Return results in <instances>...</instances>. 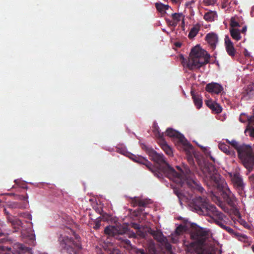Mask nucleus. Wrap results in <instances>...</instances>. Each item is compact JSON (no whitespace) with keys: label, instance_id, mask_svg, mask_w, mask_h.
<instances>
[{"label":"nucleus","instance_id":"nucleus-1","mask_svg":"<svg viewBox=\"0 0 254 254\" xmlns=\"http://www.w3.org/2000/svg\"><path fill=\"white\" fill-rule=\"evenodd\" d=\"M146 152L150 159L157 165V166H153L155 172H152L154 176L159 179H162L165 176L179 186L184 188L187 187L192 191L203 193L204 190L197 181L189 179H185L181 173L177 172L166 162L162 154L158 153L153 149L148 147L146 149Z\"/></svg>","mask_w":254,"mask_h":254},{"label":"nucleus","instance_id":"nucleus-2","mask_svg":"<svg viewBox=\"0 0 254 254\" xmlns=\"http://www.w3.org/2000/svg\"><path fill=\"white\" fill-rule=\"evenodd\" d=\"M204 176L205 181H209L216 188L221 192V195L227 204L233 208H235L236 198L228 187L224 179L218 173L214 165L206 160L197 162Z\"/></svg>","mask_w":254,"mask_h":254},{"label":"nucleus","instance_id":"nucleus-3","mask_svg":"<svg viewBox=\"0 0 254 254\" xmlns=\"http://www.w3.org/2000/svg\"><path fill=\"white\" fill-rule=\"evenodd\" d=\"M190 237L195 241L186 246L187 254H213L211 253L206 254L203 248L206 240L209 237L208 231L199 227H196L191 232Z\"/></svg>","mask_w":254,"mask_h":254},{"label":"nucleus","instance_id":"nucleus-4","mask_svg":"<svg viewBox=\"0 0 254 254\" xmlns=\"http://www.w3.org/2000/svg\"><path fill=\"white\" fill-rule=\"evenodd\" d=\"M190 58L187 60L183 55L180 56L182 64L190 70L199 68L209 62L210 56L208 53L199 46L193 47L190 54Z\"/></svg>","mask_w":254,"mask_h":254},{"label":"nucleus","instance_id":"nucleus-5","mask_svg":"<svg viewBox=\"0 0 254 254\" xmlns=\"http://www.w3.org/2000/svg\"><path fill=\"white\" fill-rule=\"evenodd\" d=\"M226 143L230 144L237 152L238 158L241 162L250 171L254 165V153L252 147L249 144L241 143L235 139H226Z\"/></svg>","mask_w":254,"mask_h":254},{"label":"nucleus","instance_id":"nucleus-6","mask_svg":"<svg viewBox=\"0 0 254 254\" xmlns=\"http://www.w3.org/2000/svg\"><path fill=\"white\" fill-rule=\"evenodd\" d=\"M191 204L199 214L207 216L215 215L219 218L222 217V214L218 212L217 208L210 204L208 199L205 196H195L192 199Z\"/></svg>","mask_w":254,"mask_h":254},{"label":"nucleus","instance_id":"nucleus-7","mask_svg":"<svg viewBox=\"0 0 254 254\" xmlns=\"http://www.w3.org/2000/svg\"><path fill=\"white\" fill-rule=\"evenodd\" d=\"M74 236L76 241L67 236H61L60 238L61 246L66 249L67 252L69 254H77L82 248L80 237L74 233Z\"/></svg>","mask_w":254,"mask_h":254},{"label":"nucleus","instance_id":"nucleus-8","mask_svg":"<svg viewBox=\"0 0 254 254\" xmlns=\"http://www.w3.org/2000/svg\"><path fill=\"white\" fill-rule=\"evenodd\" d=\"M127 229L126 227L121 225H117L116 226L109 225L107 226L104 230V233L109 237H116V239L120 240L123 243L127 246H131L130 241L125 239L123 235L127 231Z\"/></svg>","mask_w":254,"mask_h":254},{"label":"nucleus","instance_id":"nucleus-9","mask_svg":"<svg viewBox=\"0 0 254 254\" xmlns=\"http://www.w3.org/2000/svg\"><path fill=\"white\" fill-rule=\"evenodd\" d=\"M166 135L170 137L178 138L180 142L184 145V150L186 153L189 155L188 161L190 164H193L194 161L191 155L193 151V146L190 143L187 142L184 136L179 131L173 129L168 128L166 131Z\"/></svg>","mask_w":254,"mask_h":254},{"label":"nucleus","instance_id":"nucleus-10","mask_svg":"<svg viewBox=\"0 0 254 254\" xmlns=\"http://www.w3.org/2000/svg\"><path fill=\"white\" fill-rule=\"evenodd\" d=\"M229 176L231 178L234 188L236 190L238 193L241 196H244L245 194L244 189L245 184L243 181L242 176L237 171L229 173Z\"/></svg>","mask_w":254,"mask_h":254},{"label":"nucleus","instance_id":"nucleus-11","mask_svg":"<svg viewBox=\"0 0 254 254\" xmlns=\"http://www.w3.org/2000/svg\"><path fill=\"white\" fill-rule=\"evenodd\" d=\"M225 46L227 54L231 57H234L236 54V50L234 47L233 43L228 36L225 38Z\"/></svg>","mask_w":254,"mask_h":254},{"label":"nucleus","instance_id":"nucleus-12","mask_svg":"<svg viewBox=\"0 0 254 254\" xmlns=\"http://www.w3.org/2000/svg\"><path fill=\"white\" fill-rule=\"evenodd\" d=\"M205 90L209 93L218 94L223 90V87L219 83L212 82L206 85Z\"/></svg>","mask_w":254,"mask_h":254},{"label":"nucleus","instance_id":"nucleus-13","mask_svg":"<svg viewBox=\"0 0 254 254\" xmlns=\"http://www.w3.org/2000/svg\"><path fill=\"white\" fill-rule=\"evenodd\" d=\"M205 39L210 45L211 49L213 50H214L218 42L217 35L214 33H209L206 35Z\"/></svg>","mask_w":254,"mask_h":254},{"label":"nucleus","instance_id":"nucleus-14","mask_svg":"<svg viewBox=\"0 0 254 254\" xmlns=\"http://www.w3.org/2000/svg\"><path fill=\"white\" fill-rule=\"evenodd\" d=\"M230 144H226L225 143H220L218 145L219 148L226 154L231 157H235L236 155V152L231 149L230 147Z\"/></svg>","mask_w":254,"mask_h":254},{"label":"nucleus","instance_id":"nucleus-15","mask_svg":"<svg viewBox=\"0 0 254 254\" xmlns=\"http://www.w3.org/2000/svg\"><path fill=\"white\" fill-rule=\"evenodd\" d=\"M205 104L212 110V112L215 114H219L222 112V108L221 106L212 100H207L205 102Z\"/></svg>","mask_w":254,"mask_h":254},{"label":"nucleus","instance_id":"nucleus-16","mask_svg":"<svg viewBox=\"0 0 254 254\" xmlns=\"http://www.w3.org/2000/svg\"><path fill=\"white\" fill-rule=\"evenodd\" d=\"M131 203L134 207L138 206L139 207H145L149 203V200L139 197H134L131 200Z\"/></svg>","mask_w":254,"mask_h":254},{"label":"nucleus","instance_id":"nucleus-17","mask_svg":"<svg viewBox=\"0 0 254 254\" xmlns=\"http://www.w3.org/2000/svg\"><path fill=\"white\" fill-rule=\"evenodd\" d=\"M191 95L193 99L194 104L197 109H200L202 105V97L198 94H195L193 91H191Z\"/></svg>","mask_w":254,"mask_h":254},{"label":"nucleus","instance_id":"nucleus-18","mask_svg":"<svg viewBox=\"0 0 254 254\" xmlns=\"http://www.w3.org/2000/svg\"><path fill=\"white\" fill-rule=\"evenodd\" d=\"M158 143L161 148L164 151V152L169 156H171L173 154L171 148L167 144L166 141L164 138L160 139L158 141Z\"/></svg>","mask_w":254,"mask_h":254},{"label":"nucleus","instance_id":"nucleus-19","mask_svg":"<svg viewBox=\"0 0 254 254\" xmlns=\"http://www.w3.org/2000/svg\"><path fill=\"white\" fill-rule=\"evenodd\" d=\"M10 222L15 232L21 231L23 229V223L20 219L14 218Z\"/></svg>","mask_w":254,"mask_h":254},{"label":"nucleus","instance_id":"nucleus-20","mask_svg":"<svg viewBox=\"0 0 254 254\" xmlns=\"http://www.w3.org/2000/svg\"><path fill=\"white\" fill-rule=\"evenodd\" d=\"M136 161L140 164L145 165L151 172H155L152 164L144 158H138Z\"/></svg>","mask_w":254,"mask_h":254},{"label":"nucleus","instance_id":"nucleus-21","mask_svg":"<svg viewBox=\"0 0 254 254\" xmlns=\"http://www.w3.org/2000/svg\"><path fill=\"white\" fill-rule=\"evenodd\" d=\"M218 212L222 214L221 218H219L218 216H216L215 215H211L210 216L213 219L215 220V223L219 226L221 228L224 229L226 225L224 224V222L223 221L224 218L225 217V216L221 212L218 210Z\"/></svg>","mask_w":254,"mask_h":254},{"label":"nucleus","instance_id":"nucleus-22","mask_svg":"<svg viewBox=\"0 0 254 254\" xmlns=\"http://www.w3.org/2000/svg\"><path fill=\"white\" fill-rule=\"evenodd\" d=\"M217 13L215 11H209L205 13L204 15V19L208 22H212L217 17Z\"/></svg>","mask_w":254,"mask_h":254},{"label":"nucleus","instance_id":"nucleus-23","mask_svg":"<svg viewBox=\"0 0 254 254\" xmlns=\"http://www.w3.org/2000/svg\"><path fill=\"white\" fill-rule=\"evenodd\" d=\"M155 6L157 11L161 14L166 13V10H168L170 6L168 4H164L161 2H156Z\"/></svg>","mask_w":254,"mask_h":254},{"label":"nucleus","instance_id":"nucleus-24","mask_svg":"<svg viewBox=\"0 0 254 254\" xmlns=\"http://www.w3.org/2000/svg\"><path fill=\"white\" fill-rule=\"evenodd\" d=\"M153 131L155 137L158 139V141L160 139L164 138V133L160 132L159 127L157 123H154L153 125Z\"/></svg>","mask_w":254,"mask_h":254},{"label":"nucleus","instance_id":"nucleus-25","mask_svg":"<svg viewBox=\"0 0 254 254\" xmlns=\"http://www.w3.org/2000/svg\"><path fill=\"white\" fill-rule=\"evenodd\" d=\"M230 33L232 38L236 41H239L241 39L240 31L237 28H230Z\"/></svg>","mask_w":254,"mask_h":254},{"label":"nucleus","instance_id":"nucleus-26","mask_svg":"<svg viewBox=\"0 0 254 254\" xmlns=\"http://www.w3.org/2000/svg\"><path fill=\"white\" fill-rule=\"evenodd\" d=\"M151 234L154 237V239L158 242H162V241H165L166 240V237H165L160 232L151 230Z\"/></svg>","mask_w":254,"mask_h":254},{"label":"nucleus","instance_id":"nucleus-27","mask_svg":"<svg viewBox=\"0 0 254 254\" xmlns=\"http://www.w3.org/2000/svg\"><path fill=\"white\" fill-rule=\"evenodd\" d=\"M214 197L216 199V201H217L216 203L217 204V205L219 207H220L225 212H228L229 208L226 206V204L224 202H223V201H222L220 199V198L218 197L217 196H216V195L214 196Z\"/></svg>","mask_w":254,"mask_h":254},{"label":"nucleus","instance_id":"nucleus-28","mask_svg":"<svg viewBox=\"0 0 254 254\" xmlns=\"http://www.w3.org/2000/svg\"><path fill=\"white\" fill-rule=\"evenodd\" d=\"M107 254H121L119 249L115 248L112 246L108 247L105 249Z\"/></svg>","mask_w":254,"mask_h":254},{"label":"nucleus","instance_id":"nucleus-29","mask_svg":"<svg viewBox=\"0 0 254 254\" xmlns=\"http://www.w3.org/2000/svg\"><path fill=\"white\" fill-rule=\"evenodd\" d=\"M199 27L198 26H193L189 32L188 37L190 39L194 38L198 33Z\"/></svg>","mask_w":254,"mask_h":254},{"label":"nucleus","instance_id":"nucleus-30","mask_svg":"<svg viewBox=\"0 0 254 254\" xmlns=\"http://www.w3.org/2000/svg\"><path fill=\"white\" fill-rule=\"evenodd\" d=\"M131 227L134 229L137 230L138 235L141 238H144L145 237L146 234L144 232L140 231V226L139 224L135 223H133L131 224Z\"/></svg>","mask_w":254,"mask_h":254},{"label":"nucleus","instance_id":"nucleus-31","mask_svg":"<svg viewBox=\"0 0 254 254\" xmlns=\"http://www.w3.org/2000/svg\"><path fill=\"white\" fill-rule=\"evenodd\" d=\"M174 191L180 199H182L183 197H187V199H191L192 196V193L189 191L187 192L188 193V196H186L184 193L179 190H174Z\"/></svg>","mask_w":254,"mask_h":254},{"label":"nucleus","instance_id":"nucleus-32","mask_svg":"<svg viewBox=\"0 0 254 254\" xmlns=\"http://www.w3.org/2000/svg\"><path fill=\"white\" fill-rule=\"evenodd\" d=\"M183 17V15L182 13H175L172 14V20L176 22V26L177 25L178 22L181 20Z\"/></svg>","mask_w":254,"mask_h":254},{"label":"nucleus","instance_id":"nucleus-33","mask_svg":"<svg viewBox=\"0 0 254 254\" xmlns=\"http://www.w3.org/2000/svg\"><path fill=\"white\" fill-rule=\"evenodd\" d=\"M249 132L250 136L254 138V126L247 125V128L245 130V133Z\"/></svg>","mask_w":254,"mask_h":254},{"label":"nucleus","instance_id":"nucleus-34","mask_svg":"<svg viewBox=\"0 0 254 254\" xmlns=\"http://www.w3.org/2000/svg\"><path fill=\"white\" fill-rule=\"evenodd\" d=\"M231 28H236V27H240L239 23L236 20L235 17H232L230 19Z\"/></svg>","mask_w":254,"mask_h":254},{"label":"nucleus","instance_id":"nucleus-35","mask_svg":"<svg viewBox=\"0 0 254 254\" xmlns=\"http://www.w3.org/2000/svg\"><path fill=\"white\" fill-rule=\"evenodd\" d=\"M161 243H164V247L166 250L168 251H171L172 250V246L168 242L167 239L165 241H162Z\"/></svg>","mask_w":254,"mask_h":254},{"label":"nucleus","instance_id":"nucleus-36","mask_svg":"<svg viewBox=\"0 0 254 254\" xmlns=\"http://www.w3.org/2000/svg\"><path fill=\"white\" fill-rule=\"evenodd\" d=\"M101 226V219L100 218H98L94 222V225L93 228L95 230H98Z\"/></svg>","mask_w":254,"mask_h":254},{"label":"nucleus","instance_id":"nucleus-37","mask_svg":"<svg viewBox=\"0 0 254 254\" xmlns=\"http://www.w3.org/2000/svg\"><path fill=\"white\" fill-rule=\"evenodd\" d=\"M184 226L182 225H180L178 227H177V228L175 230V233L178 236L182 233V232L184 231Z\"/></svg>","mask_w":254,"mask_h":254},{"label":"nucleus","instance_id":"nucleus-38","mask_svg":"<svg viewBox=\"0 0 254 254\" xmlns=\"http://www.w3.org/2000/svg\"><path fill=\"white\" fill-rule=\"evenodd\" d=\"M165 20L168 26L173 27H175L176 26V22H175L173 20H170L168 18H165Z\"/></svg>","mask_w":254,"mask_h":254},{"label":"nucleus","instance_id":"nucleus-39","mask_svg":"<svg viewBox=\"0 0 254 254\" xmlns=\"http://www.w3.org/2000/svg\"><path fill=\"white\" fill-rule=\"evenodd\" d=\"M10 249V248L7 249V250L6 251L4 250V247H0V254H10L9 252Z\"/></svg>","mask_w":254,"mask_h":254},{"label":"nucleus","instance_id":"nucleus-40","mask_svg":"<svg viewBox=\"0 0 254 254\" xmlns=\"http://www.w3.org/2000/svg\"><path fill=\"white\" fill-rule=\"evenodd\" d=\"M239 222L244 227L248 228L249 227V224L245 220L240 219Z\"/></svg>","mask_w":254,"mask_h":254},{"label":"nucleus","instance_id":"nucleus-41","mask_svg":"<svg viewBox=\"0 0 254 254\" xmlns=\"http://www.w3.org/2000/svg\"><path fill=\"white\" fill-rule=\"evenodd\" d=\"M17 198L21 200H24V201H26V202L27 203H28V196L26 194V196H24V195H18L17 196Z\"/></svg>","mask_w":254,"mask_h":254},{"label":"nucleus","instance_id":"nucleus-42","mask_svg":"<svg viewBox=\"0 0 254 254\" xmlns=\"http://www.w3.org/2000/svg\"><path fill=\"white\" fill-rule=\"evenodd\" d=\"M203 1L207 5H209L215 3L216 0H204Z\"/></svg>","mask_w":254,"mask_h":254},{"label":"nucleus","instance_id":"nucleus-43","mask_svg":"<svg viewBox=\"0 0 254 254\" xmlns=\"http://www.w3.org/2000/svg\"><path fill=\"white\" fill-rule=\"evenodd\" d=\"M20 216H22L23 217L27 218L30 220L31 219L32 216L29 213H20Z\"/></svg>","mask_w":254,"mask_h":254},{"label":"nucleus","instance_id":"nucleus-44","mask_svg":"<svg viewBox=\"0 0 254 254\" xmlns=\"http://www.w3.org/2000/svg\"><path fill=\"white\" fill-rule=\"evenodd\" d=\"M223 229L229 232L230 234H233L234 233L233 229L229 226H227L226 225L225 226Z\"/></svg>","mask_w":254,"mask_h":254},{"label":"nucleus","instance_id":"nucleus-45","mask_svg":"<svg viewBox=\"0 0 254 254\" xmlns=\"http://www.w3.org/2000/svg\"><path fill=\"white\" fill-rule=\"evenodd\" d=\"M223 229L229 232L230 234H233L234 233L233 229L229 226H227L226 225L225 226Z\"/></svg>","mask_w":254,"mask_h":254},{"label":"nucleus","instance_id":"nucleus-46","mask_svg":"<svg viewBox=\"0 0 254 254\" xmlns=\"http://www.w3.org/2000/svg\"><path fill=\"white\" fill-rule=\"evenodd\" d=\"M136 254H148L143 249H137L136 250Z\"/></svg>","mask_w":254,"mask_h":254},{"label":"nucleus","instance_id":"nucleus-47","mask_svg":"<svg viewBox=\"0 0 254 254\" xmlns=\"http://www.w3.org/2000/svg\"><path fill=\"white\" fill-rule=\"evenodd\" d=\"M205 154L207 157H209L210 159L213 161V162H215V159L211 155L210 151H207L205 152Z\"/></svg>","mask_w":254,"mask_h":254},{"label":"nucleus","instance_id":"nucleus-48","mask_svg":"<svg viewBox=\"0 0 254 254\" xmlns=\"http://www.w3.org/2000/svg\"><path fill=\"white\" fill-rule=\"evenodd\" d=\"M243 53L246 58H250L251 57L250 53L246 49H244Z\"/></svg>","mask_w":254,"mask_h":254},{"label":"nucleus","instance_id":"nucleus-49","mask_svg":"<svg viewBox=\"0 0 254 254\" xmlns=\"http://www.w3.org/2000/svg\"><path fill=\"white\" fill-rule=\"evenodd\" d=\"M178 239H179L178 236L177 235V236L171 238V241L172 243L176 244L178 242Z\"/></svg>","mask_w":254,"mask_h":254},{"label":"nucleus","instance_id":"nucleus-50","mask_svg":"<svg viewBox=\"0 0 254 254\" xmlns=\"http://www.w3.org/2000/svg\"><path fill=\"white\" fill-rule=\"evenodd\" d=\"M247 30V27L246 26H245L243 27L242 29L240 31V33H242L243 34H245L246 33V31Z\"/></svg>","mask_w":254,"mask_h":254},{"label":"nucleus","instance_id":"nucleus-51","mask_svg":"<svg viewBox=\"0 0 254 254\" xmlns=\"http://www.w3.org/2000/svg\"><path fill=\"white\" fill-rule=\"evenodd\" d=\"M174 45L176 47L180 48L182 46V43L179 42H177L175 43Z\"/></svg>","mask_w":254,"mask_h":254},{"label":"nucleus","instance_id":"nucleus-52","mask_svg":"<svg viewBox=\"0 0 254 254\" xmlns=\"http://www.w3.org/2000/svg\"><path fill=\"white\" fill-rule=\"evenodd\" d=\"M173 3H180L182 0H171Z\"/></svg>","mask_w":254,"mask_h":254},{"label":"nucleus","instance_id":"nucleus-53","mask_svg":"<svg viewBox=\"0 0 254 254\" xmlns=\"http://www.w3.org/2000/svg\"><path fill=\"white\" fill-rule=\"evenodd\" d=\"M30 237V239L32 240V242H33L35 240V235L34 234H32Z\"/></svg>","mask_w":254,"mask_h":254},{"label":"nucleus","instance_id":"nucleus-54","mask_svg":"<svg viewBox=\"0 0 254 254\" xmlns=\"http://www.w3.org/2000/svg\"><path fill=\"white\" fill-rule=\"evenodd\" d=\"M135 237L136 234L134 233H132L129 235V237L135 238Z\"/></svg>","mask_w":254,"mask_h":254},{"label":"nucleus","instance_id":"nucleus-55","mask_svg":"<svg viewBox=\"0 0 254 254\" xmlns=\"http://www.w3.org/2000/svg\"><path fill=\"white\" fill-rule=\"evenodd\" d=\"M6 241V240L5 239H1L0 240V243H3L4 242H5Z\"/></svg>","mask_w":254,"mask_h":254},{"label":"nucleus","instance_id":"nucleus-56","mask_svg":"<svg viewBox=\"0 0 254 254\" xmlns=\"http://www.w3.org/2000/svg\"><path fill=\"white\" fill-rule=\"evenodd\" d=\"M143 211V209L141 208H138V211H139L140 212H142V211Z\"/></svg>","mask_w":254,"mask_h":254},{"label":"nucleus","instance_id":"nucleus-57","mask_svg":"<svg viewBox=\"0 0 254 254\" xmlns=\"http://www.w3.org/2000/svg\"><path fill=\"white\" fill-rule=\"evenodd\" d=\"M184 24H185V22H184V19H183L182 20V25L183 27H184Z\"/></svg>","mask_w":254,"mask_h":254},{"label":"nucleus","instance_id":"nucleus-58","mask_svg":"<svg viewBox=\"0 0 254 254\" xmlns=\"http://www.w3.org/2000/svg\"><path fill=\"white\" fill-rule=\"evenodd\" d=\"M3 235H4V233H2L1 231H0V237L3 236Z\"/></svg>","mask_w":254,"mask_h":254},{"label":"nucleus","instance_id":"nucleus-59","mask_svg":"<svg viewBox=\"0 0 254 254\" xmlns=\"http://www.w3.org/2000/svg\"><path fill=\"white\" fill-rule=\"evenodd\" d=\"M205 150H206V152L208 151L206 148H205Z\"/></svg>","mask_w":254,"mask_h":254},{"label":"nucleus","instance_id":"nucleus-60","mask_svg":"<svg viewBox=\"0 0 254 254\" xmlns=\"http://www.w3.org/2000/svg\"><path fill=\"white\" fill-rule=\"evenodd\" d=\"M205 150H206V152L208 151L206 148H205Z\"/></svg>","mask_w":254,"mask_h":254}]
</instances>
